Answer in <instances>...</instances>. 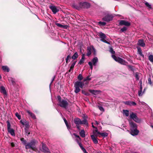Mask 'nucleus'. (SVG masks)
<instances>
[{"mask_svg":"<svg viewBox=\"0 0 153 153\" xmlns=\"http://www.w3.org/2000/svg\"><path fill=\"white\" fill-rule=\"evenodd\" d=\"M148 59L149 61L153 63V55H150L148 56Z\"/></svg>","mask_w":153,"mask_h":153,"instance_id":"473e14b6","label":"nucleus"},{"mask_svg":"<svg viewBox=\"0 0 153 153\" xmlns=\"http://www.w3.org/2000/svg\"><path fill=\"white\" fill-rule=\"evenodd\" d=\"M145 4L148 8H151V5H150L148 2H145Z\"/></svg>","mask_w":153,"mask_h":153,"instance_id":"c03bdc74","label":"nucleus"},{"mask_svg":"<svg viewBox=\"0 0 153 153\" xmlns=\"http://www.w3.org/2000/svg\"><path fill=\"white\" fill-rule=\"evenodd\" d=\"M27 112L28 114L29 115L32 117V118L33 119H36V117L35 114L32 113L31 112H30L29 110H27Z\"/></svg>","mask_w":153,"mask_h":153,"instance_id":"b1692460","label":"nucleus"},{"mask_svg":"<svg viewBox=\"0 0 153 153\" xmlns=\"http://www.w3.org/2000/svg\"><path fill=\"white\" fill-rule=\"evenodd\" d=\"M28 131H26V132L27 133H28V135H29L30 134V133L29 132L28 133Z\"/></svg>","mask_w":153,"mask_h":153,"instance_id":"338daca9","label":"nucleus"},{"mask_svg":"<svg viewBox=\"0 0 153 153\" xmlns=\"http://www.w3.org/2000/svg\"><path fill=\"white\" fill-rule=\"evenodd\" d=\"M119 24L120 25H125L126 26H129L130 25V23L125 20H120L119 22Z\"/></svg>","mask_w":153,"mask_h":153,"instance_id":"9b49d317","label":"nucleus"},{"mask_svg":"<svg viewBox=\"0 0 153 153\" xmlns=\"http://www.w3.org/2000/svg\"><path fill=\"white\" fill-rule=\"evenodd\" d=\"M89 65L90 66V68L91 69H93V64H92V62H89L88 63Z\"/></svg>","mask_w":153,"mask_h":153,"instance_id":"de8ad7c7","label":"nucleus"},{"mask_svg":"<svg viewBox=\"0 0 153 153\" xmlns=\"http://www.w3.org/2000/svg\"><path fill=\"white\" fill-rule=\"evenodd\" d=\"M78 56V54L77 52L75 53L74 54L72 57V58L73 59H76Z\"/></svg>","mask_w":153,"mask_h":153,"instance_id":"2f4dec72","label":"nucleus"},{"mask_svg":"<svg viewBox=\"0 0 153 153\" xmlns=\"http://www.w3.org/2000/svg\"><path fill=\"white\" fill-rule=\"evenodd\" d=\"M137 52L138 53L143 57H144V55L142 53L141 48L139 47H137Z\"/></svg>","mask_w":153,"mask_h":153,"instance_id":"393cba45","label":"nucleus"},{"mask_svg":"<svg viewBox=\"0 0 153 153\" xmlns=\"http://www.w3.org/2000/svg\"><path fill=\"white\" fill-rule=\"evenodd\" d=\"M79 134L82 137H85V132L84 129H82L79 132Z\"/></svg>","mask_w":153,"mask_h":153,"instance_id":"a878e982","label":"nucleus"},{"mask_svg":"<svg viewBox=\"0 0 153 153\" xmlns=\"http://www.w3.org/2000/svg\"><path fill=\"white\" fill-rule=\"evenodd\" d=\"M57 98L59 101V105L62 107L66 108L68 104V102L65 100H62L59 96H58Z\"/></svg>","mask_w":153,"mask_h":153,"instance_id":"20e7f679","label":"nucleus"},{"mask_svg":"<svg viewBox=\"0 0 153 153\" xmlns=\"http://www.w3.org/2000/svg\"><path fill=\"white\" fill-rule=\"evenodd\" d=\"M99 109L100 110V111H104V109L101 106H98Z\"/></svg>","mask_w":153,"mask_h":153,"instance_id":"8fccbe9b","label":"nucleus"},{"mask_svg":"<svg viewBox=\"0 0 153 153\" xmlns=\"http://www.w3.org/2000/svg\"><path fill=\"white\" fill-rule=\"evenodd\" d=\"M8 80L11 83L13 84H14L15 83V82L14 81L13 79L11 77L8 78Z\"/></svg>","mask_w":153,"mask_h":153,"instance_id":"f704fd0d","label":"nucleus"},{"mask_svg":"<svg viewBox=\"0 0 153 153\" xmlns=\"http://www.w3.org/2000/svg\"><path fill=\"white\" fill-rule=\"evenodd\" d=\"M85 54H83L82 55V58L81 59L79 60L78 64L79 65H81L82 64L84 63V60L85 59Z\"/></svg>","mask_w":153,"mask_h":153,"instance_id":"412c9836","label":"nucleus"},{"mask_svg":"<svg viewBox=\"0 0 153 153\" xmlns=\"http://www.w3.org/2000/svg\"><path fill=\"white\" fill-rule=\"evenodd\" d=\"M98 24L100 26H104L106 24V23L105 22H98Z\"/></svg>","mask_w":153,"mask_h":153,"instance_id":"4c0bfd02","label":"nucleus"},{"mask_svg":"<svg viewBox=\"0 0 153 153\" xmlns=\"http://www.w3.org/2000/svg\"><path fill=\"white\" fill-rule=\"evenodd\" d=\"M7 130L11 129L10 128V125L9 122L8 121H7Z\"/></svg>","mask_w":153,"mask_h":153,"instance_id":"49530a36","label":"nucleus"},{"mask_svg":"<svg viewBox=\"0 0 153 153\" xmlns=\"http://www.w3.org/2000/svg\"><path fill=\"white\" fill-rule=\"evenodd\" d=\"M15 115L19 120H20L21 119V116L20 115H19L18 113H15Z\"/></svg>","mask_w":153,"mask_h":153,"instance_id":"79ce46f5","label":"nucleus"},{"mask_svg":"<svg viewBox=\"0 0 153 153\" xmlns=\"http://www.w3.org/2000/svg\"><path fill=\"white\" fill-rule=\"evenodd\" d=\"M97 153H102V152L100 151H98L97 152Z\"/></svg>","mask_w":153,"mask_h":153,"instance_id":"774afa93","label":"nucleus"},{"mask_svg":"<svg viewBox=\"0 0 153 153\" xmlns=\"http://www.w3.org/2000/svg\"><path fill=\"white\" fill-rule=\"evenodd\" d=\"M139 131L137 129L131 130L130 133L133 136L137 135L139 133Z\"/></svg>","mask_w":153,"mask_h":153,"instance_id":"2eb2a0df","label":"nucleus"},{"mask_svg":"<svg viewBox=\"0 0 153 153\" xmlns=\"http://www.w3.org/2000/svg\"><path fill=\"white\" fill-rule=\"evenodd\" d=\"M95 124L97 125L99 124V123L97 121H95Z\"/></svg>","mask_w":153,"mask_h":153,"instance_id":"69168bd1","label":"nucleus"},{"mask_svg":"<svg viewBox=\"0 0 153 153\" xmlns=\"http://www.w3.org/2000/svg\"><path fill=\"white\" fill-rule=\"evenodd\" d=\"M0 91L1 93L4 95H6L7 92L5 88L3 86H1L0 88Z\"/></svg>","mask_w":153,"mask_h":153,"instance_id":"5701e85b","label":"nucleus"},{"mask_svg":"<svg viewBox=\"0 0 153 153\" xmlns=\"http://www.w3.org/2000/svg\"><path fill=\"white\" fill-rule=\"evenodd\" d=\"M66 125V126L68 129V130H69V129H70L71 126H70L68 124V123H67Z\"/></svg>","mask_w":153,"mask_h":153,"instance_id":"4d7b16f0","label":"nucleus"},{"mask_svg":"<svg viewBox=\"0 0 153 153\" xmlns=\"http://www.w3.org/2000/svg\"><path fill=\"white\" fill-rule=\"evenodd\" d=\"M76 127L78 129V130H80V126H79V125H76Z\"/></svg>","mask_w":153,"mask_h":153,"instance_id":"bf43d9fd","label":"nucleus"},{"mask_svg":"<svg viewBox=\"0 0 153 153\" xmlns=\"http://www.w3.org/2000/svg\"><path fill=\"white\" fill-rule=\"evenodd\" d=\"M81 149H82L84 153L86 152H87L85 149L82 146V145L80 146Z\"/></svg>","mask_w":153,"mask_h":153,"instance_id":"37998d69","label":"nucleus"},{"mask_svg":"<svg viewBox=\"0 0 153 153\" xmlns=\"http://www.w3.org/2000/svg\"><path fill=\"white\" fill-rule=\"evenodd\" d=\"M148 83L150 85H152V82L151 79L150 77L148 79Z\"/></svg>","mask_w":153,"mask_h":153,"instance_id":"a18cd8bd","label":"nucleus"},{"mask_svg":"<svg viewBox=\"0 0 153 153\" xmlns=\"http://www.w3.org/2000/svg\"><path fill=\"white\" fill-rule=\"evenodd\" d=\"M49 8L52 10L53 13L55 14L59 11V10L54 5H50L49 6Z\"/></svg>","mask_w":153,"mask_h":153,"instance_id":"6e6552de","label":"nucleus"},{"mask_svg":"<svg viewBox=\"0 0 153 153\" xmlns=\"http://www.w3.org/2000/svg\"><path fill=\"white\" fill-rule=\"evenodd\" d=\"M42 151L45 153H50L49 149L43 143H42Z\"/></svg>","mask_w":153,"mask_h":153,"instance_id":"4468645a","label":"nucleus"},{"mask_svg":"<svg viewBox=\"0 0 153 153\" xmlns=\"http://www.w3.org/2000/svg\"><path fill=\"white\" fill-rule=\"evenodd\" d=\"M113 18V16L112 14H107L102 18V20L104 21L108 22L112 20Z\"/></svg>","mask_w":153,"mask_h":153,"instance_id":"0eeeda50","label":"nucleus"},{"mask_svg":"<svg viewBox=\"0 0 153 153\" xmlns=\"http://www.w3.org/2000/svg\"><path fill=\"white\" fill-rule=\"evenodd\" d=\"M97 35L100 38V40L101 41L103 39H105L106 38V36L105 35L101 32H98L97 33Z\"/></svg>","mask_w":153,"mask_h":153,"instance_id":"9d476101","label":"nucleus"},{"mask_svg":"<svg viewBox=\"0 0 153 153\" xmlns=\"http://www.w3.org/2000/svg\"><path fill=\"white\" fill-rule=\"evenodd\" d=\"M142 89H141V88H140V90L138 92V95L139 96H142L144 93L145 89H144V91L143 92H142Z\"/></svg>","mask_w":153,"mask_h":153,"instance_id":"cd10ccee","label":"nucleus"},{"mask_svg":"<svg viewBox=\"0 0 153 153\" xmlns=\"http://www.w3.org/2000/svg\"><path fill=\"white\" fill-rule=\"evenodd\" d=\"M110 52L112 54H114L115 53V51H114L112 48H110Z\"/></svg>","mask_w":153,"mask_h":153,"instance_id":"603ef678","label":"nucleus"},{"mask_svg":"<svg viewBox=\"0 0 153 153\" xmlns=\"http://www.w3.org/2000/svg\"><path fill=\"white\" fill-rule=\"evenodd\" d=\"M131 130L137 128V125L136 124L133 122H130Z\"/></svg>","mask_w":153,"mask_h":153,"instance_id":"dca6fc26","label":"nucleus"},{"mask_svg":"<svg viewBox=\"0 0 153 153\" xmlns=\"http://www.w3.org/2000/svg\"><path fill=\"white\" fill-rule=\"evenodd\" d=\"M133 120L135 121V122L137 123H139L141 121V120L140 119H139L137 116H136L135 119H134Z\"/></svg>","mask_w":153,"mask_h":153,"instance_id":"c9c22d12","label":"nucleus"},{"mask_svg":"<svg viewBox=\"0 0 153 153\" xmlns=\"http://www.w3.org/2000/svg\"><path fill=\"white\" fill-rule=\"evenodd\" d=\"M135 77L137 79H139V77L138 75V74H135Z\"/></svg>","mask_w":153,"mask_h":153,"instance_id":"052dcab7","label":"nucleus"},{"mask_svg":"<svg viewBox=\"0 0 153 153\" xmlns=\"http://www.w3.org/2000/svg\"><path fill=\"white\" fill-rule=\"evenodd\" d=\"M123 114L125 115L126 117L129 115V111L128 110H123Z\"/></svg>","mask_w":153,"mask_h":153,"instance_id":"7c9ffc66","label":"nucleus"},{"mask_svg":"<svg viewBox=\"0 0 153 153\" xmlns=\"http://www.w3.org/2000/svg\"><path fill=\"white\" fill-rule=\"evenodd\" d=\"M36 142L35 140H33L31 141L30 142L28 143L26 145L25 148L26 149H31L33 150L36 151L37 150L36 147Z\"/></svg>","mask_w":153,"mask_h":153,"instance_id":"7ed1b4c3","label":"nucleus"},{"mask_svg":"<svg viewBox=\"0 0 153 153\" xmlns=\"http://www.w3.org/2000/svg\"><path fill=\"white\" fill-rule=\"evenodd\" d=\"M140 88H141V89H142V82L141 80H140Z\"/></svg>","mask_w":153,"mask_h":153,"instance_id":"680f3d73","label":"nucleus"},{"mask_svg":"<svg viewBox=\"0 0 153 153\" xmlns=\"http://www.w3.org/2000/svg\"><path fill=\"white\" fill-rule=\"evenodd\" d=\"M89 91L92 94L94 95H97L101 92L100 90H89Z\"/></svg>","mask_w":153,"mask_h":153,"instance_id":"f3484780","label":"nucleus"},{"mask_svg":"<svg viewBox=\"0 0 153 153\" xmlns=\"http://www.w3.org/2000/svg\"><path fill=\"white\" fill-rule=\"evenodd\" d=\"M126 30L127 28L126 27H123V28L121 29V30L123 32L126 31Z\"/></svg>","mask_w":153,"mask_h":153,"instance_id":"3c124183","label":"nucleus"},{"mask_svg":"<svg viewBox=\"0 0 153 153\" xmlns=\"http://www.w3.org/2000/svg\"><path fill=\"white\" fill-rule=\"evenodd\" d=\"M98 60L97 58L96 57H95L92 60L91 62L93 65L96 66V65L97 63L98 62Z\"/></svg>","mask_w":153,"mask_h":153,"instance_id":"6ab92c4d","label":"nucleus"},{"mask_svg":"<svg viewBox=\"0 0 153 153\" xmlns=\"http://www.w3.org/2000/svg\"><path fill=\"white\" fill-rule=\"evenodd\" d=\"M20 140L22 143L25 146L27 144L26 143V141L24 140V139L23 138H21Z\"/></svg>","mask_w":153,"mask_h":153,"instance_id":"e433bc0d","label":"nucleus"},{"mask_svg":"<svg viewBox=\"0 0 153 153\" xmlns=\"http://www.w3.org/2000/svg\"><path fill=\"white\" fill-rule=\"evenodd\" d=\"M64 122L65 124L66 125L67 123H68V122H67V121L64 118Z\"/></svg>","mask_w":153,"mask_h":153,"instance_id":"e2e57ef3","label":"nucleus"},{"mask_svg":"<svg viewBox=\"0 0 153 153\" xmlns=\"http://www.w3.org/2000/svg\"><path fill=\"white\" fill-rule=\"evenodd\" d=\"M55 78V76H53V78H52V79L51 82V83H50V87L51 85V84L52 83V82H53V81L54 80Z\"/></svg>","mask_w":153,"mask_h":153,"instance_id":"13d9d810","label":"nucleus"},{"mask_svg":"<svg viewBox=\"0 0 153 153\" xmlns=\"http://www.w3.org/2000/svg\"><path fill=\"white\" fill-rule=\"evenodd\" d=\"M102 41L105 42V43H107L108 44H110V43L108 42V41H107L106 40H105V39H103V40H102V41Z\"/></svg>","mask_w":153,"mask_h":153,"instance_id":"6e6d98bb","label":"nucleus"},{"mask_svg":"<svg viewBox=\"0 0 153 153\" xmlns=\"http://www.w3.org/2000/svg\"><path fill=\"white\" fill-rule=\"evenodd\" d=\"M137 116L134 113H132L130 115V118L132 119L133 120L135 119L136 116Z\"/></svg>","mask_w":153,"mask_h":153,"instance_id":"72a5a7b5","label":"nucleus"},{"mask_svg":"<svg viewBox=\"0 0 153 153\" xmlns=\"http://www.w3.org/2000/svg\"><path fill=\"white\" fill-rule=\"evenodd\" d=\"M125 104L129 106H135L136 105V103L134 102L128 101L123 102Z\"/></svg>","mask_w":153,"mask_h":153,"instance_id":"f8f14e48","label":"nucleus"},{"mask_svg":"<svg viewBox=\"0 0 153 153\" xmlns=\"http://www.w3.org/2000/svg\"><path fill=\"white\" fill-rule=\"evenodd\" d=\"M112 57L115 61L122 65H126L128 64V62L125 60L120 58L116 57L115 55H112Z\"/></svg>","mask_w":153,"mask_h":153,"instance_id":"39448f33","label":"nucleus"},{"mask_svg":"<svg viewBox=\"0 0 153 153\" xmlns=\"http://www.w3.org/2000/svg\"><path fill=\"white\" fill-rule=\"evenodd\" d=\"M70 58V56L69 55H68L66 58V63H68V60Z\"/></svg>","mask_w":153,"mask_h":153,"instance_id":"09e8293b","label":"nucleus"},{"mask_svg":"<svg viewBox=\"0 0 153 153\" xmlns=\"http://www.w3.org/2000/svg\"><path fill=\"white\" fill-rule=\"evenodd\" d=\"M68 27V25H63L62 26V28H64V29H67Z\"/></svg>","mask_w":153,"mask_h":153,"instance_id":"5fc2aeb1","label":"nucleus"},{"mask_svg":"<svg viewBox=\"0 0 153 153\" xmlns=\"http://www.w3.org/2000/svg\"><path fill=\"white\" fill-rule=\"evenodd\" d=\"M56 25L57 26H58L59 27H60L61 28H62V25L60 24H59V23H56Z\"/></svg>","mask_w":153,"mask_h":153,"instance_id":"864d4df0","label":"nucleus"},{"mask_svg":"<svg viewBox=\"0 0 153 153\" xmlns=\"http://www.w3.org/2000/svg\"><path fill=\"white\" fill-rule=\"evenodd\" d=\"M91 79V78H89V76H88L85 78L84 79L83 81L82 82L77 81L75 82L74 84V87L75 88L74 91L75 93H77L80 91V89L79 88V87L81 88H83V87L84 85V82L86 81V82L85 83V84H88V82H87L86 81L87 80L89 81Z\"/></svg>","mask_w":153,"mask_h":153,"instance_id":"f257e3e1","label":"nucleus"},{"mask_svg":"<svg viewBox=\"0 0 153 153\" xmlns=\"http://www.w3.org/2000/svg\"><path fill=\"white\" fill-rule=\"evenodd\" d=\"M1 68L2 70L5 72H8L10 71V69L7 66H2Z\"/></svg>","mask_w":153,"mask_h":153,"instance_id":"4be33fe9","label":"nucleus"},{"mask_svg":"<svg viewBox=\"0 0 153 153\" xmlns=\"http://www.w3.org/2000/svg\"><path fill=\"white\" fill-rule=\"evenodd\" d=\"M137 45L143 47H145V44L143 39L139 40L137 42Z\"/></svg>","mask_w":153,"mask_h":153,"instance_id":"aec40b11","label":"nucleus"},{"mask_svg":"<svg viewBox=\"0 0 153 153\" xmlns=\"http://www.w3.org/2000/svg\"><path fill=\"white\" fill-rule=\"evenodd\" d=\"M73 135H74L77 138L76 139V141L79 146H80L82 145L81 143L80 142L81 139L79 136L76 134L75 133L73 134L72 136Z\"/></svg>","mask_w":153,"mask_h":153,"instance_id":"1a4fd4ad","label":"nucleus"},{"mask_svg":"<svg viewBox=\"0 0 153 153\" xmlns=\"http://www.w3.org/2000/svg\"><path fill=\"white\" fill-rule=\"evenodd\" d=\"M77 79L79 81L83 79V77L82 75L81 74H80L77 77Z\"/></svg>","mask_w":153,"mask_h":153,"instance_id":"a19ab883","label":"nucleus"},{"mask_svg":"<svg viewBox=\"0 0 153 153\" xmlns=\"http://www.w3.org/2000/svg\"><path fill=\"white\" fill-rule=\"evenodd\" d=\"M90 4L89 3L86 2H80L78 4H72V7L77 10H79L80 8H88L90 7Z\"/></svg>","mask_w":153,"mask_h":153,"instance_id":"f03ea898","label":"nucleus"},{"mask_svg":"<svg viewBox=\"0 0 153 153\" xmlns=\"http://www.w3.org/2000/svg\"><path fill=\"white\" fill-rule=\"evenodd\" d=\"M94 134L96 135L98 134H100L101 136L104 137H107L108 135V133L106 132L100 133L97 130L95 131L94 132Z\"/></svg>","mask_w":153,"mask_h":153,"instance_id":"ddd939ff","label":"nucleus"},{"mask_svg":"<svg viewBox=\"0 0 153 153\" xmlns=\"http://www.w3.org/2000/svg\"><path fill=\"white\" fill-rule=\"evenodd\" d=\"M91 137L93 142L94 143L97 144L98 143V141L94 135H91Z\"/></svg>","mask_w":153,"mask_h":153,"instance_id":"bb28decb","label":"nucleus"},{"mask_svg":"<svg viewBox=\"0 0 153 153\" xmlns=\"http://www.w3.org/2000/svg\"><path fill=\"white\" fill-rule=\"evenodd\" d=\"M11 145L12 147H13L14 146V144L13 143H11Z\"/></svg>","mask_w":153,"mask_h":153,"instance_id":"0e129e2a","label":"nucleus"},{"mask_svg":"<svg viewBox=\"0 0 153 153\" xmlns=\"http://www.w3.org/2000/svg\"><path fill=\"white\" fill-rule=\"evenodd\" d=\"M91 48L90 47H88L87 49V53H86V55L89 56L91 54Z\"/></svg>","mask_w":153,"mask_h":153,"instance_id":"c85d7f7f","label":"nucleus"},{"mask_svg":"<svg viewBox=\"0 0 153 153\" xmlns=\"http://www.w3.org/2000/svg\"><path fill=\"white\" fill-rule=\"evenodd\" d=\"M13 136H15V132L14 130L13 129H10L7 130Z\"/></svg>","mask_w":153,"mask_h":153,"instance_id":"c756f323","label":"nucleus"},{"mask_svg":"<svg viewBox=\"0 0 153 153\" xmlns=\"http://www.w3.org/2000/svg\"><path fill=\"white\" fill-rule=\"evenodd\" d=\"M74 122L76 125L83 124L88 126V125L87 121L85 119H84L82 121L80 119L76 118L74 119Z\"/></svg>","mask_w":153,"mask_h":153,"instance_id":"423d86ee","label":"nucleus"},{"mask_svg":"<svg viewBox=\"0 0 153 153\" xmlns=\"http://www.w3.org/2000/svg\"><path fill=\"white\" fill-rule=\"evenodd\" d=\"M20 123L23 125H25L26 127H27L29 126V124L25 120H23L20 121Z\"/></svg>","mask_w":153,"mask_h":153,"instance_id":"a211bd4d","label":"nucleus"},{"mask_svg":"<svg viewBox=\"0 0 153 153\" xmlns=\"http://www.w3.org/2000/svg\"><path fill=\"white\" fill-rule=\"evenodd\" d=\"M76 62V61H74L73 62V63H72L71 66L70 67L71 69H73Z\"/></svg>","mask_w":153,"mask_h":153,"instance_id":"58836bf2","label":"nucleus"},{"mask_svg":"<svg viewBox=\"0 0 153 153\" xmlns=\"http://www.w3.org/2000/svg\"><path fill=\"white\" fill-rule=\"evenodd\" d=\"M82 93L83 94L86 96H89L90 95V94L89 93L86 92L84 90L82 91Z\"/></svg>","mask_w":153,"mask_h":153,"instance_id":"ea45409f","label":"nucleus"}]
</instances>
